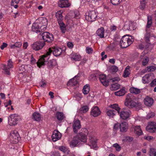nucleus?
Segmentation results:
<instances>
[{
	"mask_svg": "<svg viewBox=\"0 0 156 156\" xmlns=\"http://www.w3.org/2000/svg\"><path fill=\"white\" fill-rule=\"evenodd\" d=\"M101 113V112L97 106L93 107L91 111V115L93 116L96 117L99 115Z\"/></svg>",
	"mask_w": 156,
	"mask_h": 156,
	"instance_id": "18",
	"label": "nucleus"
},
{
	"mask_svg": "<svg viewBox=\"0 0 156 156\" xmlns=\"http://www.w3.org/2000/svg\"><path fill=\"white\" fill-rule=\"evenodd\" d=\"M120 87V84L118 83H115L111 85L110 89L112 90H116L119 89Z\"/></svg>",
	"mask_w": 156,
	"mask_h": 156,
	"instance_id": "38",
	"label": "nucleus"
},
{
	"mask_svg": "<svg viewBox=\"0 0 156 156\" xmlns=\"http://www.w3.org/2000/svg\"><path fill=\"white\" fill-rule=\"evenodd\" d=\"M20 0H12L11 2V5H13L14 4H16L19 3Z\"/></svg>",
	"mask_w": 156,
	"mask_h": 156,
	"instance_id": "60",
	"label": "nucleus"
},
{
	"mask_svg": "<svg viewBox=\"0 0 156 156\" xmlns=\"http://www.w3.org/2000/svg\"><path fill=\"white\" fill-rule=\"evenodd\" d=\"M106 76L105 75L101 74L99 75V79L102 83L104 86H108L109 85V81L106 79Z\"/></svg>",
	"mask_w": 156,
	"mask_h": 156,
	"instance_id": "16",
	"label": "nucleus"
},
{
	"mask_svg": "<svg viewBox=\"0 0 156 156\" xmlns=\"http://www.w3.org/2000/svg\"><path fill=\"white\" fill-rule=\"evenodd\" d=\"M122 0H111V2L114 5H116L119 4Z\"/></svg>",
	"mask_w": 156,
	"mask_h": 156,
	"instance_id": "53",
	"label": "nucleus"
},
{
	"mask_svg": "<svg viewBox=\"0 0 156 156\" xmlns=\"http://www.w3.org/2000/svg\"><path fill=\"white\" fill-rule=\"evenodd\" d=\"M58 4L59 6L62 8L68 7L71 5L68 0H60Z\"/></svg>",
	"mask_w": 156,
	"mask_h": 156,
	"instance_id": "19",
	"label": "nucleus"
},
{
	"mask_svg": "<svg viewBox=\"0 0 156 156\" xmlns=\"http://www.w3.org/2000/svg\"><path fill=\"white\" fill-rule=\"evenodd\" d=\"M59 149L62 152L65 153H68L69 151L68 148L66 147L62 146L59 147Z\"/></svg>",
	"mask_w": 156,
	"mask_h": 156,
	"instance_id": "45",
	"label": "nucleus"
},
{
	"mask_svg": "<svg viewBox=\"0 0 156 156\" xmlns=\"http://www.w3.org/2000/svg\"><path fill=\"white\" fill-rule=\"evenodd\" d=\"M134 39L132 36L125 35L122 37L120 41V46L122 48H126L131 45Z\"/></svg>",
	"mask_w": 156,
	"mask_h": 156,
	"instance_id": "3",
	"label": "nucleus"
},
{
	"mask_svg": "<svg viewBox=\"0 0 156 156\" xmlns=\"http://www.w3.org/2000/svg\"><path fill=\"white\" fill-rule=\"evenodd\" d=\"M116 113V112L113 110H108L106 112L107 115L110 118H113L115 115Z\"/></svg>",
	"mask_w": 156,
	"mask_h": 156,
	"instance_id": "32",
	"label": "nucleus"
},
{
	"mask_svg": "<svg viewBox=\"0 0 156 156\" xmlns=\"http://www.w3.org/2000/svg\"><path fill=\"white\" fill-rule=\"evenodd\" d=\"M119 113L121 118L123 119H126L130 116L131 112L129 110H125L121 111Z\"/></svg>",
	"mask_w": 156,
	"mask_h": 156,
	"instance_id": "14",
	"label": "nucleus"
},
{
	"mask_svg": "<svg viewBox=\"0 0 156 156\" xmlns=\"http://www.w3.org/2000/svg\"><path fill=\"white\" fill-rule=\"evenodd\" d=\"M92 1L97 5L102 4L103 3V0H92Z\"/></svg>",
	"mask_w": 156,
	"mask_h": 156,
	"instance_id": "56",
	"label": "nucleus"
},
{
	"mask_svg": "<svg viewBox=\"0 0 156 156\" xmlns=\"http://www.w3.org/2000/svg\"><path fill=\"white\" fill-rule=\"evenodd\" d=\"M61 133L57 130H54L53 133L51 136H61Z\"/></svg>",
	"mask_w": 156,
	"mask_h": 156,
	"instance_id": "49",
	"label": "nucleus"
},
{
	"mask_svg": "<svg viewBox=\"0 0 156 156\" xmlns=\"http://www.w3.org/2000/svg\"><path fill=\"white\" fill-rule=\"evenodd\" d=\"M70 57L72 60L75 61H79L81 59V56L77 53H72L70 55Z\"/></svg>",
	"mask_w": 156,
	"mask_h": 156,
	"instance_id": "25",
	"label": "nucleus"
},
{
	"mask_svg": "<svg viewBox=\"0 0 156 156\" xmlns=\"http://www.w3.org/2000/svg\"><path fill=\"white\" fill-rule=\"evenodd\" d=\"M147 2V0H141L140 5L139 6L140 9L142 10H144L146 7Z\"/></svg>",
	"mask_w": 156,
	"mask_h": 156,
	"instance_id": "34",
	"label": "nucleus"
},
{
	"mask_svg": "<svg viewBox=\"0 0 156 156\" xmlns=\"http://www.w3.org/2000/svg\"><path fill=\"white\" fill-rule=\"evenodd\" d=\"M42 55L40 57V58L38 60V61L37 62H36V60L33 58L32 55H31V59L30 60V63L32 65H34L36 63H37V66L39 68H41L42 66H44L45 65V62H44V65H42L40 67H39L37 65V63L39 62V60H40V58Z\"/></svg>",
	"mask_w": 156,
	"mask_h": 156,
	"instance_id": "41",
	"label": "nucleus"
},
{
	"mask_svg": "<svg viewBox=\"0 0 156 156\" xmlns=\"http://www.w3.org/2000/svg\"><path fill=\"white\" fill-rule=\"evenodd\" d=\"M52 52H53V54L54 56H58L61 54L62 50L61 48L57 47L53 48L52 50L51 48H49L46 54L42 55L41 56L37 63V65L39 67L44 65V62L47 61L49 58Z\"/></svg>",
	"mask_w": 156,
	"mask_h": 156,
	"instance_id": "1",
	"label": "nucleus"
},
{
	"mask_svg": "<svg viewBox=\"0 0 156 156\" xmlns=\"http://www.w3.org/2000/svg\"><path fill=\"white\" fill-rule=\"evenodd\" d=\"M86 51L87 53L90 54L92 53L93 50L91 48L87 47L86 48Z\"/></svg>",
	"mask_w": 156,
	"mask_h": 156,
	"instance_id": "58",
	"label": "nucleus"
},
{
	"mask_svg": "<svg viewBox=\"0 0 156 156\" xmlns=\"http://www.w3.org/2000/svg\"><path fill=\"white\" fill-rule=\"evenodd\" d=\"M97 16V12L95 10H93L86 13L85 18L88 21H93L96 20Z\"/></svg>",
	"mask_w": 156,
	"mask_h": 156,
	"instance_id": "6",
	"label": "nucleus"
},
{
	"mask_svg": "<svg viewBox=\"0 0 156 156\" xmlns=\"http://www.w3.org/2000/svg\"><path fill=\"white\" fill-rule=\"evenodd\" d=\"M22 45V43L21 42H16L13 44L10 45V47L11 49H14L16 48H19Z\"/></svg>",
	"mask_w": 156,
	"mask_h": 156,
	"instance_id": "37",
	"label": "nucleus"
},
{
	"mask_svg": "<svg viewBox=\"0 0 156 156\" xmlns=\"http://www.w3.org/2000/svg\"><path fill=\"white\" fill-rule=\"evenodd\" d=\"M126 92L125 87H123L119 91L115 92V94L116 96H121L124 95Z\"/></svg>",
	"mask_w": 156,
	"mask_h": 156,
	"instance_id": "29",
	"label": "nucleus"
},
{
	"mask_svg": "<svg viewBox=\"0 0 156 156\" xmlns=\"http://www.w3.org/2000/svg\"><path fill=\"white\" fill-rule=\"evenodd\" d=\"M56 61L54 59H52L48 61L47 66L49 68H51L55 66L56 65Z\"/></svg>",
	"mask_w": 156,
	"mask_h": 156,
	"instance_id": "40",
	"label": "nucleus"
},
{
	"mask_svg": "<svg viewBox=\"0 0 156 156\" xmlns=\"http://www.w3.org/2000/svg\"><path fill=\"white\" fill-rule=\"evenodd\" d=\"M152 23L151 18L150 17H148L146 29V31L147 32L148 30H149V28L151 27Z\"/></svg>",
	"mask_w": 156,
	"mask_h": 156,
	"instance_id": "43",
	"label": "nucleus"
},
{
	"mask_svg": "<svg viewBox=\"0 0 156 156\" xmlns=\"http://www.w3.org/2000/svg\"><path fill=\"white\" fill-rule=\"evenodd\" d=\"M87 140V137H74L69 143L70 146L72 148L77 147L82 144V142H86Z\"/></svg>",
	"mask_w": 156,
	"mask_h": 156,
	"instance_id": "4",
	"label": "nucleus"
},
{
	"mask_svg": "<svg viewBox=\"0 0 156 156\" xmlns=\"http://www.w3.org/2000/svg\"><path fill=\"white\" fill-rule=\"evenodd\" d=\"M135 98L131 95H128L126 98V101L125 102V105L129 108H132L137 105L140 106L141 104L140 103L137 102V103L135 101Z\"/></svg>",
	"mask_w": 156,
	"mask_h": 156,
	"instance_id": "2",
	"label": "nucleus"
},
{
	"mask_svg": "<svg viewBox=\"0 0 156 156\" xmlns=\"http://www.w3.org/2000/svg\"><path fill=\"white\" fill-rule=\"evenodd\" d=\"M131 128L134 130V133L136 135L140 136L143 135V133L140 126L133 125Z\"/></svg>",
	"mask_w": 156,
	"mask_h": 156,
	"instance_id": "12",
	"label": "nucleus"
},
{
	"mask_svg": "<svg viewBox=\"0 0 156 156\" xmlns=\"http://www.w3.org/2000/svg\"><path fill=\"white\" fill-rule=\"evenodd\" d=\"M7 45L8 44L6 43H3L2 45L0 46L1 49L2 50H3L5 48L7 47Z\"/></svg>",
	"mask_w": 156,
	"mask_h": 156,
	"instance_id": "61",
	"label": "nucleus"
},
{
	"mask_svg": "<svg viewBox=\"0 0 156 156\" xmlns=\"http://www.w3.org/2000/svg\"><path fill=\"white\" fill-rule=\"evenodd\" d=\"M113 146L114 147L116 150L118 151H119L121 150V147L117 143H115L113 144Z\"/></svg>",
	"mask_w": 156,
	"mask_h": 156,
	"instance_id": "55",
	"label": "nucleus"
},
{
	"mask_svg": "<svg viewBox=\"0 0 156 156\" xmlns=\"http://www.w3.org/2000/svg\"><path fill=\"white\" fill-rule=\"evenodd\" d=\"M3 69L4 70L6 74L9 75L10 73V69L12 68L13 64L11 59H9L7 61V66L5 64L2 65Z\"/></svg>",
	"mask_w": 156,
	"mask_h": 156,
	"instance_id": "9",
	"label": "nucleus"
},
{
	"mask_svg": "<svg viewBox=\"0 0 156 156\" xmlns=\"http://www.w3.org/2000/svg\"><path fill=\"white\" fill-rule=\"evenodd\" d=\"M68 15L70 16V19L75 18L76 19H78L80 17L79 12L77 10L74 12H72L71 13H70Z\"/></svg>",
	"mask_w": 156,
	"mask_h": 156,
	"instance_id": "23",
	"label": "nucleus"
},
{
	"mask_svg": "<svg viewBox=\"0 0 156 156\" xmlns=\"http://www.w3.org/2000/svg\"><path fill=\"white\" fill-rule=\"evenodd\" d=\"M56 117L58 120L61 121L64 118V116L62 112H58L56 115Z\"/></svg>",
	"mask_w": 156,
	"mask_h": 156,
	"instance_id": "39",
	"label": "nucleus"
},
{
	"mask_svg": "<svg viewBox=\"0 0 156 156\" xmlns=\"http://www.w3.org/2000/svg\"><path fill=\"white\" fill-rule=\"evenodd\" d=\"M127 29L130 30H134V27H133V24L132 23H130L129 25V27L128 28H127Z\"/></svg>",
	"mask_w": 156,
	"mask_h": 156,
	"instance_id": "59",
	"label": "nucleus"
},
{
	"mask_svg": "<svg viewBox=\"0 0 156 156\" xmlns=\"http://www.w3.org/2000/svg\"><path fill=\"white\" fill-rule=\"evenodd\" d=\"M34 119L35 120L39 121L41 119L40 114L37 112H35L33 114Z\"/></svg>",
	"mask_w": 156,
	"mask_h": 156,
	"instance_id": "42",
	"label": "nucleus"
},
{
	"mask_svg": "<svg viewBox=\"0 0 156 156\" xmlns=\"http://www.w3.org/2000/svg\"><path fill=\"white\" fill-rule=\"evenodd\" d=\"M120 126V125L119 123H117L114 125V130H116L118 129Z\"/></svg>",
	"mask_w": 156,
	"mask_h": 156,
	"instance_id": "64",
	"label": "nucleus"
},
{
	"mask_svg": "<svg viewBox=\"0 0 156 156\" xmlns=\"http://www.w3.org/2000/svg\"><path fill=\"white\" fill-rule=\"evenodd\" d=\"M146 129L150 132H154L156 130V123L154 122L149 123L146 127Z\"/></svg>",
	"mask_w": 156,
	"mask_h": 156,
	"instance_id": "11",
	"label": "nucleus"
},
{
	"mask_svg": "<svg viewBox=\"0 0 156 156\" xmlns=\"http://www.w3.org/2000/svg\"><path fill=\"white\" fill-rule=\"evenodd\" d=\"M62 13L63 11L62 10H59L57 11L55 14V16L58 20V22L59 21H62Z\"/></svg>",
	"mask_w": 156,
	"mask_h": 156,
	"instance_id": "30",
	"label": "nucleus"
},
{
	"mask_svg": "<svg viewBox=\"0 0 156 156\" xmlns=\"http://www.w3.org/2000/svg\"><path fill=\"white\" fill-rule=\"evenodd\" d=\"M124 139L122 140L123 142H130L133 140V137H124Z\"/></svg>",
	"mask_w": 156,
	"mask_h": 156,
	"instance_id": "52",
	"label": "nucleus"
},
{
	"mask_svg": "<svg viewBox=\"0 0 156 156\" xmlns=\"http://www.w3.org/2000/svg\"><path fill=\"white\" fill-rule=\"evenodd\" d=\"M32 30L33 31L37 33H40L41 31H43V30L40 26L38 23H34L33 24L32 27Z\"/></svg>",
	"mask_w": 156,
	"mask_h": 156,
	"instance_id": "15",
	"label": "nucleus"
},
{
	"mask_svg": "<svg viewBox=\"0 0 156 156\" xmlns=\"http://www.w3.org/2000/svg\"><path fill=\"white\" fill-rule=\"evenodd\" d=\"M117 29V27L114 25L111 26L110 27V30L112 31H115Z\"/></svg>",
	"mask_w": 156,
	"mask_h": 156,
	"instance_id": "63",
	"label": "nucleus"
},
{
	"mask_svg": "<svg viewBox=\"0 0 156 156\" xmlns=\"http://www.w3.org/2000/svg\"><path fill=\"white\" fill-rule=\"evenodd\" d=\"M90 90V86L88 84H86L83 87V92L84 94H87Z\"/></svg>",
	"mask_w": 156,
	"mask_h": 156,
	"instance_id": "33",
	"label": "nucleus"
},
{
	"mask_svg": "<svg viewBox=\"0 0 156 156\" xmlns=\"http://www.w3.org/2000/svg\"><path fill=\"white\" fill-rule=\"evenodd\" d=\"M120 131L121 132H126L128 128L127 123L126 122H122L120 124Z\"/></svg>",
	"mask_w": 156,
	"mask_h": 156,
	"instance_id": "24",
	"label": "nucleus"
},
{
	"mask_svg": "<svg viewBox=\"0 0 156 156\" xmlns=\"http://www.w3.org/2000/svg\"><path fill=\"white\" fill-rule=\"evenodd\" d=\"M61 137H48V139L50 141L52 140L53 142H56L57 140H60Z\"/></svg>",
	"mask_w": 156,
	"mask_h": 156,
	"instance_id": "51",
	"label": "nucleus"
},
{
	"mask_svg": "<svg viewBox=\"0 0 156 156\" xmlns=\"http://www.w3.org/2000/svg\"><path fill=\"white\" fill-rule=\"evenodd\" d=\"M81 127L80 122L79 120L75 119L73 121V129L74 133H76Z\"/></svg>",
	"mask_w": 156,
	"mask_h": 156,
	"instance_id": "17",
	"label": "nucleus"
},
{
	"mask_svg": "<svg viewBox=\"0 0 156 156\" xmlns=\"http://www.w3.org/2000/svg\"><path fill=\"white\" fill-rule=\"evenodd\" d=\"M45 45L44 41H39L34 42L31 45V47L33 50L38 51L41 49Z\"/></svg>",
	"mask_w": 156,
	"mask_h": 156,
	"instance_id": "8",
	"label": "nucleus"
},
{
	"mask_svg": "<svg viewBox=\"0 0 156 156\" xmlns=\"http://www.w3.org/2000/svg\"><path fill=\"white\" fill-rule=\"evenodd\" d=\"M10 134L11 136H19L17 131L16 130L12 131L10 132Z\"/></svg>",
	"mask_w": 156,
	"mask_h": 156,
	"instance_id": "47",
	"label": "nucleus"
},
{
	"mask_svg": "<svg viewBox=\"0 0 156 156\" xmlns=\"http://www.w3.org/2000/svg\"><path fill=\"white\" fill-rule=\"evenodd\" d=\"M42 37L44 41L51 42L53 40V37L52 34L49 32H45L42 34Z\"/></svg>",
	"mask_w": 156,
	"mask_h": 156,
	"instance_id": "10",
	"label": "nucleus"
},
{
	"mask_svg": "<svg viewBox=\"0 0 156 156\" xmlns=\"http://www.w3.org/2000/svg\"><path fill=\"white\" fill-rule=\"evenodd\" d=\"M40 26L42 28L43 31L47 27L48 22L47 19L45 18H42L40 23H38Z\"/></svg>",
	"mask_w": 156,
	"mask_h": 156,
	"instance_id": "21",
	"label": "nucleus"
},
{
	"mask_svg": "<svg viewBox=\"0 0 156 156\" xmlns=\"http://www.w3.org/2000/svg\"><path fill=\"white\" fill-rule=\"evenodd\" d=\"M150 156H156V149L151 148L150 149L149 152Z\"/></svg>",
	"mask_w": 156,
	"mask_h": 156,
	"instance_id": "48",
	"label": "nucleus"
},
{
	"mask_svg": "<svg viewBox=\"0 0 156 156\" xmlns=\"http://www.w3.org/2000/svg\"><path fill=\"white\" fill-rule=\"evenodd\" d=\"M21 120L20 116L18 114H13L10 115L8 117V123L11 126H15Z\"/></svg>",
	"mask_w": 156,
	"mask_h": 156,
	"instance_id": "5",
	"label": "nucleus"
},
{
	"mask_svg": "<svg viewBox=\"0 0 156 156\" xmlns=\"http://www.w3.org/2000/svg\"><path fill=\"white\" fill-rule=\"evenodd\" d=\"M94 137H90L89 139L90 144H88L90 146L91 148L95 150H97L98 148L97 144V140L96 139H94Z\"/></svg>",
	"mask_w": 156,
	"mask_h": 156,
	"instance_id": "13",
	"label": "nucleus"
},
{
	"mask_svg": "<svg viewBox=\"0 0 156 156\" xmlns=\"http://www.w3.org/2000/svg\"><path fill=\"white\" fill-rule=\"evenodd\" d=\"M144 103L145 105L148 107L152 106L154 102L153 99L149 97H147L144 99Z\"/></svg>",
	"mask_w": 156,
	"mask_h": 156,
	"instance_id": "22",
	"label": "nucleus"
},
{
	"mask_svg": "<svg viewBox=\"0 0 156 156\" xmlns=\"http://www.w3.org/2000/svg\"><path fill=\"white\" fill-rule=\"evenodd\" d=\"M129 91L132 94H137L141 92V90L136 87H132L130 88Z\"/></svg>",
	"mask_w": 156,
	"mask_h": 156,
	"instance_id": "28",
	"label": "nucleus"
},
{
	"mask_svg": "<svg viewBox=\"0 0 156 156\" xmlns=\"http://www.w3.org/2000/svg\"><path fill=\"white\" fill-rule=\"evenodd\" d=\"M105 33V30L104 28L102 27H101L98 29L96 31L97 35L99 37L101 38H103L104 37V34Z\"/></svg>",
	"mask_w": 156,
	"mask_h": 156,
	"instance_id": "26",
	"label": "nucleus"
},
{
	"mask_svg": "<svg viewBox=\"0 0 156 156\" xmlns=\"http://www.w3.org/2000/svg\"><path fill=\"white\" fill-rule=\"evenodd\" d=\"M154 75L153 73H148L143 76L142 79V82L143 84H147L154 78Z\"/></svg>",
	"mask_w": 156,
	"mask_h": 156,
	"instance_id": "7",
	"label": "nucleus"
},
{
	"mask_svg": "<svg viewBox=\"0 0 156 156\" xmlns=\"http://www.w3.org/2000/svg\"><path fill=\"white\" fill-rule=\"evenodd\" d=\"M118 70V68L117 66H112L110 69V70L112 72L115 73Z\"/></svg>",
	"mask_w": 156,
	"mask_h": 156,
	"instance_id": "54",
	"label": "nucleus"
},
{
	"mask_svg": "<svg viewBox=\"0 0 156 156\" xmlns=\"http://www.w3.org/2000/svg\"><path fill=\"white\" fill-rule=\"evenodd\" d=\"M58 23L60 29L62 33L64 34L65 33L66 31V26L65 24L63 23V21H60Z\"/></svg>",
	"mask_w": 156,
	"mask_h": 156,
	"instance_id": "31",
	"label": "nucleus"
},
{
	"mask_svg": "<svg viewBox=\"0 0 156 156\" xmlns=\"http://www.w3.org/2000/svg\"><path fill=\"white\" fill-rule=\"evenodd\" d=\"M142 54L140 56V58L143 65L145 66L149 62V58L147 56H143V55H144V53H142Z\"/></svg>",
	"mask_w": 156,
	"mask_h": 156,
	"instance_id": "27",
	"label": "nucleus"
},
{
	"mask_svg": "<svg viewBox=\"0 0 156 156\" xmlns=\"http://www.w3.org/2000/svg\"><path fill=\"white\" fill-rule=\"evenodd\" d=\"M88 134V131L86 129H82L80 133L79 136H87Z\"/></svg>",
	"mask_w": 156,
	"mask_h": 156,
	"instance_id": "36",
	"label": "nucleus"
},
{
	"mask_svg": "<svg viewBox=\"0 0 156 156\" xmlns=\"http://www.w3.org/2000/svg\"><path fill=\"white\" fill-rule=\"evenodd\" d=\"M88 108L87 106H84L80 108V111L82 113H86L88 110Z\"/></svg>",
	"mask_w": 156,
	"mask_h": 156,
	"instance_id": "50",
	"label": "nucleus"
},
{
	"mask_svg": "<svg viewBox=\"0 0 156 156\" xmlns=\"http://www.w3.org/2000/svg\"><path fill=\"white\" fill-rule=\"evenodd\" d=\"M110 107L112 108L115 110H116L118 113H119L120 111V108L118 106L117 104H115L111 105H110Z\"/></svg>",
	"mask_w": 156,
	"mask_h": 156,
	"instance_id": "44",
	"label": "nucleus"
},
{
	"mask_svg": "<svg viewBox=\"0 0 156 156\" xmlns=\"http://www.w3.org/2000/svg\"><path fill=\"white\" fill-rule=\"evenodd\" d=\"M130 66H127L123 74V76L124 77H128L130 74Z\"/></svg>",
	"mask_w": 156,
	"mask_h": 156,
	"instance_id": "35",
	"label": "nucleus"
},
{
	"mask_svg": "<svg viewBox=\"0 0 156 156\" xmlns=\"http://www.w3.org/2000/svg\"><path fill=\"white\" fill-rule=\"evenodd\" d=\"M79 76H75L73 78L70 80L68 82V84L71 86H74L78 84L79 81Z\"/></svg>",
	"mask_w": 156,
	"mask_h": 156,
	"instance_id": "20",
	"label": "nucleus"
},
{
	"mask_svg": "<svg viewBox=\"0 0 156 156\" xmlns=\"http://www.w3.org/2000/svg\"><path fill=\"white\" fill-rule=\"evenodd\" d=\"M11 138L10 139L11 140H12L13 141L12 142V143H17L18 142V139L20 138V137H17V138L16 139V137H15V139L14 140V137H11Z\"/></svg>",
	"mask_w": 156,
	"mask_h": 156,
	"instance_id": "57",
	"label": "nucleus"
},
{
	"mask_svg": "<svg viewBox=\"0 0 156 156\" xmlns=\"http://www.w3.org/2000/svg\"><path fill=\"white\" fill-rule=\"evenodd\" d=\"M67 46L70 48H72L73 46V44L71 42H68L67 43Z\"/></svg>",
	"mask_w": 156,
	"mask_h": 156,
	"instance_id": "62",
	"label": "nucleus"
},
{
	"mask_svg": "<svg viewBox=\"0 0 156 156\" xmlns=\"http://www.w3.org/2000/svg\"><path fill=\"white\" fill-rule=\"evenodd\" d=\"M149 30H148L147 32L146 31V33L145 35V39L147 43L149 41V37L150 36V32L149 31Z\"/></svg>",
	"mask_w": 156,
	"mask_h": 156,
	"instance_id": "46",
	"label": "nucleus"
}]
</instances>
